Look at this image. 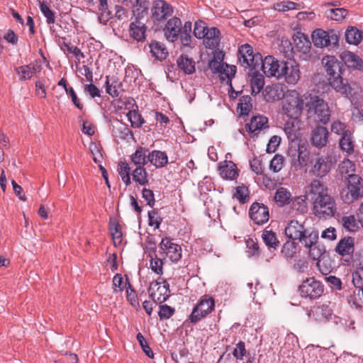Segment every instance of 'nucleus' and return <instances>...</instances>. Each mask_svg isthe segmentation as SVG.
Instances as JSON below:
<instances>
[{
    "label": "nucleus",
    "instance_id": "nucleus-23",
    "mask_svg": "<svg viewBox=\"0 0 363 363\" xmlns=\"http://www.w3.org/2000/svg\"><path fill=\"white\" fill-rule=\"evenodd\" d=\"M41 70V66L38 63H30L15 68V72L19 75L21 82L30 79L35 74Z\"/></svg>",
    "mask_w": 363,
    "mask_h": 363
},
{
    "label": "nucleus",
    "instance_id": "nucleus-29",
    "mask_svg": "<svg viewBox=\"0 0 363 363\" xmlns=\"http://www.w3.org/2000/svg\"><path fill=\"white\" fill-rule=\"evenodd\" d=\"M354 239L352 237H345L340 240L335 247V252L341 256L351 255L354 250Z\"/></svg>",
    "mask_w": 363,
    "mask_h": 363
},
{
    "label": "nucleus",
    "instance_id": "nucleus-59",
    "mask_svg": "<svg viewBox=\"0 0 363 363\" xmlns=\"http://www.w3.org/2000/svg\"><path fill=\"white\" fill-rule=\"evenodd\" d=\"M209 28L206 26L204 21H199L194 24V34L196 38L201 39L205 36L206 31Z\"/></svg>",
    "mask_w": 363,
    "mask_h": 363
},
{
    "label": "nucleus",
    "instance_id": "nucleus-8",
    "mask_svg": "<svg viewBox=\"0 0 363 363\" xmlns=\"http://www.w3.org/2000/svg\"><path fill=\"white\" fill-rule=\"evenodd\" d=\"M312 41L317 48H335L338 46L339 34L334 30H324L317 28L313 31Z\"/></svg>",
    "mask_w": 363,
    "mask_h": 363
},
{
    "label": "nucleus",
    "instance_id": "nucleus-61",
    "mask_svg": "<svg viewBox=\"0 0 363 363\" xmlns=\"http://www.w3.org/2000/svg\"><path fill=\"white\" fill-rule=\"evenodd\" d=\"M352 283L355 287L354 290L363 288V267L357 268L352 273Z\"/></svg>",
    "mask_w": 363,
    "mask_h": 363
},
{
    "label": "nucleus",
    "instance_id": "nucleus-43",
    "mask_svg": "<svg viewBox=\"0 0 363 363\" xmlns=\"http://www.w3.org/2000/svg\"><path fill=\"white\" fill-rule=\"evenodd\" d=\"M126 298L129 303L135 309L140 308V303L135 290L129 281L128 276H126Z\"/></svg>",
    "mask_w": 363,
    "mask_h": 363
},
{
    "label": "nucleus",
    "instance_id": "nucleus-7",
    "mask_svg": "<svg viewBox=\"0 0 363 363\" xmlns=\"http://www.w3.org/2000/svg\"><path fill=\"white\" fill-rule=\"evenodd\" d=\"M238 61L245 68H251V70L259 67L262 62V55L255 52L253 48L249 44H244L238 48Z\"/></svg>",
    "mask_w": 363,
    "mask_h": 363
},
{
    "label": "nucleus",
    "instance_id": "nucleus-35",
    "mask_svg": "<svg viewBox=\"0 0 363 363\" xmlns=\"http://www.w3.org/2000/svg\"><path fill=\"white\" fill-rule=\"evenodd\" d=\"M339 146L342 151L347 155H352L354 151V144L350 131L345 132L339 141Z\"/></svg>",
    "mask_w": 363,
    "mask_h": 363
},
{
    "label": "nucleus",
    "instance_id": "nucleus-28",
    "mask_svg": "<svg viewBox=\"0 0 363 363\" xmlns=\"http://www.w3.org/2000/svg\"><path fill=\"white\" fill-rule=\"evenodd\" d=\"M177 65L181 71L185 74H192L196 72L195 61L186 55H181L177 59Z\"/></svg>",
    "mask_w": 363,
    "mask_h": 363
},
{
    "label": "nucleus",
    "instance_id": "nucleus-20",
    "mask_svg": "<svg viewBox=\"0 0 363 363\" xmlns=\"http://www.w3.org/2000/svg\"><path fill=\"white\" fill-rule=\"evenodd\" d=\"M182 21L177 17L170 18L164 28V35L167 40L174 43L178 39L179 33L182 32Z\"/></svg>",
    "mask_w": 363,
    "mask_h": 363
},
{
    "label": "nucleus",
    "instance_id": "nucleus-42",
    "mask_svg": "<svg viewBox=\"0 0 363 363\" xmlns=\"http://www.w3.org/2000/svg\"><path fill=\"white\" fill-rule=\"evenodd\" d=\"M339 172L342 177H349V175H357L356 172V165L354 162L349 159H345L339 164Z\"/></svg>",
    "mask_w": 363,
    "mask_h": 363
},
{
    "label": "nucleus",
    "instance_id": "nucleus-21",
    "mask_svg": "<svg viewBox=\"0 0 363 363\" xmlns=\"http://www.w3.org/2000/svg\"><path fill=\"white\" fill-rule=\"evenodd\" d=\"M306 227L304 223H301L297 220H290L284 229L285 235L291 240H298L301 239L303 235Z\"/></svg>",
    "mask_w": 363,
    "mask_h": 363
},
{
    "label": "nucleus",
    "instance_id": "nucleus-17",
    "mask_svg": "<svg viewBox=\"0 0 363 363\" xmlns=\"http://www.w3.org/2000/svg\"><path fill=\"white\" fill-rule=\"evenodd\" d=\"M262 70L267 77H275L277 79H280V69L282 67V61L277 60L272 55H268L262 58L260 62Z\"/></svg>",
    "mask_w": 363,
    "mask_h": 363
},
{
    "label": "nucleus",
    "instance_id": "nucleus-56",
    "mask_svg": "<svg viewBox=\"0 0 363 363\" xmlns=\"http://www.w3.org/2000/svg\"><path fill=\"white\" fill-rule=\"evenodd\" d=\"M99 11L101 15L99 17V21L101 22L104 20V22L108 21L112 17L111 12L108 8V0H99Z\"/></svg>",
    "mask_w": 363,
    "mask_h": 363
},
{
    "label": "nucleus",
    "instance_id": "nucleus-52",
    "mask_svg": "<svg viewBox=\"0 0 363 363\" xmlns=\"http://www.w3.org/2000/svg\"><path fill=\"white\" fill-rule=\"evenodd\" d=\"M251 101L252 99L248 95H245L240 98L238 108L240 109V114L247 115L249 113L252 107Z\"/></svg>",
    "mask_w": 363,
    "mask_h": 363
},
{
    "label": "nucleus",
    "instance_id": "nucleus-38",
    "mask_svg": "<svg viewBox=\"0 0 363 363\" xmlns=\"http://www.w3.org/2000/svg\"><path fill=\"white\" fill-rule=\"evenodd\" d=\"M236 72V67L234 65H228L225 64L221 69V72H218L220 74V80L223 84L231 86V82L233 77L235 76Z\"/></svg>",
    "mask_w": 363,
    "mask_h": 363
},
{
    "label": "nucleus",
    "instance_id": "nucleus-16",
    "mask_svg": "<svg viewBox=\"0 0 363 363\" xmlns=\"http://www.w3.org/2000/svg\"><path fill=\"white\" fill-rule=\"evenodd\" d=\"M249 216L255 224L264 225L269 218V208L262 203L254 202L250 208Z\"/></svg>",
    "mask_w": 363,
    "mask_h": 363
},
{
    "label": "nucleus",
    "instance_id": "nucleus-41",
    "mask_svg": "<svg viewBox=\"0 0 363 363\" xmlns=\"http://www.w3.org/2000/svg\"><path fill=\"white\" fill-rule=\"evenodd\" d=\"M147 152V150L144 147L137 148L135 153L131 155V162L137 167H140V165L144 167L149 162L147 155H146Z\"/></svg>",
    "mask_w": 363,
    "mask_h": 363
},
{
    "label": "nucleus",
    "instance_id": "nucleus-15",
    "mask_svg": "<svg viewBox=\"0 0 363 363\" xmlns=\"http://www.w3.org/2000/svg\"><path fill=\"white\" fill-rule=\"evenodd\" d=\"M172 6L164 0H155L151 7V17L155 21L161 22L172 16Z\"/></svg>",
    "mask_w": 363,
    "mask_h": 363
},
{
    "label": "nucleus",
    "instance_id": "nucleus-26",
    "mask_svg": "<svg viewBox=\"0 0 363 363\" xmlns=\"http://www.w3.org/2000/svg\"><path fill=\"white\" fill-rule=\"evenodd\" d=\"M286 92L281 85L273 84L267 86L264 91V98L267 102H274L283 99Z\"/></svg>",
    "mask_w": 363,
    "mask_h": 363
},
{
    "label": "nucleus",
    "instance_id": "nucleus-22",
    "mask_svg": "<svg viewBox=\"0 0 363 363\" xmlns=\"http://www.w3.org/2000/svg\"><path fill=\"white\" fill-rule=\"evenodd\" d=\"M329 133L328 129L323 126H318L311 132V144L318 148L325 147L328 141Z\"/></svg>",
    "mask_w": 363,
    "mask_h": 363
},
{
    "label": "nucleus",
    "instance_id": "nucleus-45",
    "mask_svg": "<svg viewBox=\"0 0 363 363\" xmlns=\"http://www.w3.org/2000/svg\"><path fill=\"white\" fill-rule=\"evenodd\" d=\"M133 179L141 186L148 184L147 172L146 169L141 166L136 167L132 173Z\"/></svg>",
    "mask_w": 363,
    "mask_h": 363
},
{
    "label": "nucleus",
    "instance_id": "nucleus-11",
    "mask_svg": "<svg viewBox=\"0 0 363 363\" xmlns=\"http://www.w3.org/2000/svg\"><path fill=\"white\" fill-rule=\"evenodd\" d=\"M299 291L303 298L315 299L323 293V286L314 278H308L301 284Z\"/></svg>",
    "mask_w": 363,
    "mask_h": 363
},
{
    "label": "nucleus",
    "instance_id": "nucleus-27",
    "mask_svg": "<svg viewBox=\"0 0 363 363\" xmlns=\"http://www.w3.org/2000/svg\"><path fill=\"white\" fill-rule=\"evenodd\" d=\"M220 30L217 28H210L203 38L205 47L208 49L216 48L220 43Z\"/></svg>",
    "mask_w": 363,
    "mask_h": 363
},
{
    "label": "nucleus",
    "instance_id": "nucleus-49",
    "mask_svg": "<svg viewBox=\"0 0 363 363\" xmlns=\"http://www.w3.org/2000/svg\"><path fill=\"white\" fill-rule=\"evenodd\" d=\"M40 11L43 13L46 18L48 24L51 25L55 23V13L52 11L49 6L44 2V1L38 0Z\"/></svg>",
    "mask_w": 363,
    "mask_h": 363
},
{
    "label": "nucleus",
    "instance_id": "nucleus-34",
    "mask_svg": "<svg viewBox=\"0 0 363 363\" xmlns=\"http://www.w3.org/2000/svg\"><path fill=\"white\" fill-rule=\"evenodd\" d=\"M225 164H223L222 162L219 163L220 174L222 177L228 179H235L238 176V169L235 163L233 162H224Z\"/></svg>",
    "mask_w": 363,
    "mask_h": 363
},
{
    "label": "nucleus",
    "instance_id": "nucleus-1",
    "mask_svg": "<svg viewBox=\"0 0 363 363\" xmlns=\"http://www.w3.org/2000/svg\"><path fill=\"white\" fill-rule=\"evenodd\" d=\"M313 200V211L319 219H328L337 213L335 199L329 194V189L320 180H313L308 186Z\"/></svg>",
    "mask_w": 363,
    "mask_h": 363
},
{
    "label": "nucleus",
    "instance_id": "nucleus-3",
    "mask_svg": "<svg viewBox=\"0 0 363 363\" xmlns=\"http://www.w3.org/2000/svg\"><path fill=\"white\" fill-rule=\"evenodd\" d=\"M344 187L340 198L345 203L351 204L363 198V178L359 175H349L343 179Z\"/></svg>",
    "mask_w": 363,
    "mask_h": 363
},
{
    "label": "nucleus",
    "instance_id": "nucleus-55",
    "mask_svg": "<svg viewBox=\"0 0 363 363\" xmlns=\"http://www.w3.org/2000/svg\"><path fill=\"white\" fill-rule=\"evenodd\" d=\"M109 229L114 245L120 244L122 241V232L120 225L116 222L111 223Z\"/></svg>",
    "mask_w": 363,
    "mask_h": 363
},
{
    "label": "nucleus",
    "instance_id": "nucleus-12",
    "mask_svg": "<svg viewBox=\"0 0 363 363\" xmlns=\"http://www.w3.org/2000/svg\"><path fill=\"white\" fill-rule=\"evenodd\" d=\"M335 163V159L328 154L318 156L314 160L312 172L315 177L322 178L331 171Z\"/></svg>",
    "mask_w": 363,
    "mask_h": 363
},
{
    "label": "nucleus",
    "instance_id": "nucleus-47",
    "mask_svg": "<svg viewBox=\"0 0 363 363\" xmlns=\"http://www.w3.org/2000/svg\"><path fill=\"white\" fill-rule=\"evenodd\" d=\"M62 43L61 44V49L64 52L67 50L68 53L73 54L79 62L82 58H84V53L79 48L72 45L70 43H67L65 38H62Z\"/></svg>",
    "mask_w": 363,
    "mask_h": 363
},
{
    "label": "nucleus",
    "instance_id": "nucleus-63",
    "mask_svg": "<svg viewBox=\"0 0 363 363\" xmlns=\"http://www.w3.org/2000/svg\"><path fill=\"white\" fill-rule=\"evenodd\" d=\"M136 338L145 354L150 358H153L154 353L147 345V342L145 340L144 336L140 333H139L137 334Z\"/></svg>",
    "mask_w": 363,
    "mask_h": 363
},
{
    "label": "nucleus",
    "instance_id": "nucleus-58",
    "mask_svg": "<svg viewBox=\"0 0 363 363\" xmlns=\"http://www.w3.org/2000/svg\"><path fill=\"white\" fill-rule=\"evenodd\" d=\"M163 265L164 262L161 258L157 257L156 255L155 257H152L150 261V267L155 274L157 275H162L163 274Z\"/></svg>",
    "mask_w": 363,
    "mask_h": 363
},
{
    "label": "nucleus",
    "instance_id": "nucleus-39",
    "mask_svg": "<svg viewBox=\"0 0 363 363\" xmlns=\"http://www.w3.org/2000/svg\"><path fill=\"white\" fill-rule=\"evenodd\" d=\"M262 238L269 249L276 250L279 245L276 233L271 230L264 229L262 231Z\"/></svg>",
    "mask_w": 363,
    "mask_h": 363
},
{
    "label": "nucleus",
    "instance_id": "nucleus-6",
    "mask_svg": "<svg viewBox=\"0 0 363 363\" xmlns=\"http://www.w3.org/2000/svg\"><path fill=\"white\" fill-rule=\"evenodd\" d=\"M215 308V300L210 295H203L194 307L189 320L196 324L209 315Z\"/></svg>",
    "mask_w": 363,
    "mask_h": 363
},
{
    "label": "nucleus",
    "instance_id": "nucleus-18",
    "mask_svg": "<svg viewBox=\"0 0 363 363\" xmlns=\"http://www.w3.org/2000/svg\"><path fill=\"white\" fill-rule=\"evenodd\" d=\"M268 128V118L260 115L252 117L250 122L245 125L246 131L252 137L257 136L262 130H264Z\"/></svg>",
    "mask_w": 363,
    "mask_h": 363
},
{
    "label": "nucleus",
    "instance_id": "nucleus-14",
    "mask_svg": "<svg viewBox=\"0 0 363 363\" xmlns=\"http://www.w3.org/2000/svg\"><path fill=\"white\" fill-rule=\"evenodd\" d=\"M280 70V79L284 78L289 84L294 85L300 79L299 65L295 61H282V67Z\"/></svg>",
    "mask_w": 363,
    "mask_h": 363
},
{
    "label": "nucleus",
    "instance_id": "nucleus-62",
    "mask_svg": "<svg viewBox=\"0 0 363 363\" xmlns=\"http://www.w3.org/2000/svg\"><path fill=\"white\" fill-rule=\"evenodd\" d=\"M298 9H299V4H298L295 2H293V1H281V2L277 3L275 5L276 10H277L279 11H283V12L290 11V10Z\"/></svg>",
    "mask_w": 363,
    "mask_h": 363
},
{
    "label": "nucleus",
    "instance_id": "nucleus-31",
    "mask_svg": "<svg viewBox=\"0 0 363 363\" xmlns=\"http://www.w3.org/2000/svg\"><path fill=\"white\" fill-rule=\"evenodd\" d=\"M288 120L284 124V132L291 140L296 138L297 132L299 129L300 116H286Z\"/></svg>",
    "mask_w": 363,
    "mask_h": 363
},
{
    "label": "nucleus",
    "instance_id": "nucleus-9",
    "mask_svg": "<svg viewBox=\"0 0 363 363\" xmlns=\"http://www.w3.org/2000/svg\"><path fill=\"white\" fill-rule=\"evenodd\" d=\"M169 292V284L160 277L157 280L151 282L148 289L150 297L154 302L160 304L167 300Z\"/></svg>",
    "mask_w": 363,
    "mask_h": 363
},
{
    "label": "nucleus",
    "instance_id": "nucleus-37",
    "mask_svg": "<svg viewBox=\"0 0 363 363\" xmlns=\"http://www.w3.org/2000/svg\"><path fill=\"white\" fill-rule=\"evenodd\" d=\"M152 55L159 60H162L168 56V52L165 45L158 41H152L149 45Z\"/></svg>",
    "mask_w": 363,
    "mask_h": 363
},
{
    "label": "nucleus",
    "instance_id": "nucleus-54",
    "mask_svg": "<svg viewBox=\"0 0 363 363\" xmlns=\"http://www.w3.org/2000/svg\"><path fill=\"white\" fill-rule=\"evenodd\" d=\"M328 12V16L336 21H342L348 14V11L344 8L331 9Z\"/></svg>",
    "mask_w": 363,
    "mask_h": 363
},
{
    "label": "nucleus",
    "instance_id": "nucleus-64",
    "mask_svg": "<svg viewBox=\"0 0 363 363\" xmlns=\"http://www.w3.org/2000/svg\"><path fill=\"white\" fill-rule=\"evenodd\" d=\"M246 353L245 343L242 340L239 341L233 351V355L237 359L242 360Z\"/></svg>",
    "mask_w": 363,
    "mask_h": 363
},
{
    "label": "nucleus",
    "instance_id": "nucleus-33",
    "mask_svg": "<svg viewBox=\"0 0 363 363\" xmlns=\"http://www.w3.org/2000/svg\"><path fill=\"white\" fill-rule=\"evenodd\" d=\"M294 44L298 51L304 54L309 52L311 43L308 37L303 33L297 32L293 37Z\"/></svg>",
    "mask_w": 363,
    "mask_h": 363
},
{
    "label": "nucleus",
    "instance_id": "nucleus-60",
    "mask_svg": "<svg viewBox=\"0 0 363 363\" xmlns=\"http://www.w3.org/2000/svg\"><path fill=\"white\" fill-rule=\"evenodd\" d=\"M297 152V166L300 168L306 166L309 159V152L303 149V147H298Z\"/></svg>",
    "mask_w": 363,
    "mask_h": 363
},
{
    "label": "nucleus",
    "instance_id": "nucleus-32",
    "mask_svg": "<svg viewBox=\"0 0 363 363\" xmlns=\"http://www.w3.org/2000/svg\"><path fill=\"white\" fill-rule=\"evenodd\" d=\"M147 160L156 168H162L167 164L168 157L164 152L152 150L147 155Z\"/></svg>",
    "mask_w": 363,
    "mask_h": 363
},
{
    "label": "nucleus",
    "instance_id": "nucleus-57",
    "mask_svg": "<svg viewBox=\"0 0 363 363\" xmlns=\"http://www.w3.org/2000/svg\"><path fill=\"white\" fill-rule=\"evenodd\" d=\"M159 308L158 315L160 320H167L175 313V308L167 304L160 305Z\"/></svg>",
    "mask_w": 363,
    "mask_h": 363
},
{
    "label": "nucleus",
    "instance_id": "nucleus-5",
    "mask_svg": "<svg viewBox=\"0 0 363 363\" xmlns=\"http://www.w3.org/2000/svg\"><path fill=\"white\" fill-rule=\"evenodd\" d=\"M318 238L319 233L316 230L306 228L301 239H298V241L309 250L310 256L314 260L318 259L325 252V247L318 245Z\"/></svg>",
    "mask_w": 363,
    "mask_h": 363
},
{
    "label": "nucleus",
    "instance_id": "nucleus-40",
    "mask_svg": "<svg viewBox=\"0 0 363 363\" xmlns=\"http://www.w3.org/2000/svg\"><path fill=\"white\" fill-rule=\"evenodd\" d=\"M253 70L250 80L252 94H257L263 89L264 79L263 75L257 72V69Z\"/></svg>",
    "mask_w": 363,
    "mask_h": 363
},
{
    "label": "nucleus",
    "instance_id": "nucleus-53",
    "mask_svg": "<svg viewBox=\"0 0 363 363\" xmlns=\"http://www.w3.org/2000/svg\"><path fill=\"white\" fill-rule=\"evenodd\" d=\"M113 292L116 294H121L124 289L126 290V281H123V278L121 274H116L113 277Z\"/></svg>",
    "mask_w": 363,
    "mask_h": 363
},
{
    "label": "nucleus",
    "instance_id": "nucleus-4",
    "mask_svg": "<svg viewBox=\"0 0 363 363\" xmlns=\"http://www.w3.org/2000/svg\"><path fill=\"white\" fill-rule=\"evenodd\" d=\"M305 99L295 90H287L281 101V113L285 116H301L304 107Z\"/></svg>",
    "mask_w": 363,
    "mask_h": 363
},
{
    "label": "nucleus",
    "instance_id": "nucleus-51",
    "mask_svg": "<svg viewBox=\"0 0 363 363\" xmlns=\"http://www.w3.org/2000/svg\"><path fill=\"white\" fill-rule=\"evenodd\" d=\"M126 116L128 121L130 122L131 126L133 128H140L145 123L142 116L135 110L129 111L127 113Z\"/></svg>",
    "mask_w": 363,
    "mask_h": 363
},
{
    "label": "nucleus",
    "instance_id": "nucleus-36",
    "mask_svg": "<svg viewBox=\"0 0 363 363\" xmlns=\"http://www.w3.org/2000/svg\"><path fill=\"white\" fill-rule=\"evenodd\" d=\"M274 199L278 206L283 207L289 204L291 194L286 188L279 187L276 190Z\"/></svg>",
    "mask_w": 363,
    "mask_h": 363
},
{
    "label": "nucleus",
    "instance_id": "nucleus-24",
    "mask_svg": "<svg viewBox=\"0 0 363 363\" xmlns=\"http://www.w3.org/2000/svg\"><path fill=\"white\" fill-rule=\"evenodd\" d=\"M146 30L145 23L138 18H135V21L130 24L129 34L135 40L142 42L145 39Z\"/></svg>",
    "mask_w": 363,
    "mask_h": 363
},
{
    "label": "nucleus",
    "instance_id": "nucleus-2",
    "mask_svg": "<svg viewBox=\"0 0 363 363\" xmlns=\"http://www.w3.org/2000/svg\"><path fill=\"white\" fill-rule=\"evenodd\" d=\"M307 116L315 122L327 124L330 118V110L328 103L316 94H303Z\"/></svg>",
    "mask_w": 363,
    "mask_h": 363
},
{
    "label": "nucleus",
    "instance_id": "nucleus-30",
    "mask_svg": "<svg viewBox=\"0 0 363 363\" xmlns=\"http://www.w3.org/2000/svg\"><path fill=\"white\" fill-rule=\"evenodd\" d=\"M333 315L332 310L325 304L314 307L308 313L310 317L313 315L316 320L320 322L329 320L332 318Z\"/></svg>",
    "mask_w": 363,
    "mask_h": 363
},
{
    "label": "nucleus",
    "instance_id": "nucleus-13",
    "mask_svg": "<svg viewBox=\"0 0 363 363\" xmlns=\"http://www.w3.org/2000/svg\"><path fill=\"white\" fill-rule=\"evenodd\" d=\"M162 253L172 262H178L182 258V247L173 242V239L165 237L159 244Z\"/></svg>",
    "mask_w": 363,
    "mask_h": 363
},
{
    "label": "nucleus",
    "instance_id": "nucleus-48",
    "mask_svg": "<svg viewBox=\"0 0 363 363\" xmlns=\"http://www.w3.org/2000/svg\"><path fill=\"white\" fill-rule=\"evenodd\" d=\"M343 228L349 232H354L358 228V221L354 215L345 216L341 219Z\"/></svg>",
    "mask_w": 363,
    "mask_h": 363
},
{
    "label": "nucleus",
    "instance_id": "nucleus-19",
    "mask_svg": "<svg viewBox=\"0 0 363 363\" xmlns=\"http://www.w3.org/2000/svg\"><path fill=\"white\" fill-rule=\"evenodd\" d=\"M326 72L329 77H335L340 74H343L345 69L341 62H340L335 56L327 55L322 60Z\"/></svg>",
    "mask_w": 363,
    "mask_h": 363
},
{
    "label": "nucleus",
    "instance_id": "nucleus-44",
    "mask_svg": "<svg viewBox=\"0 0 363 363\" xmlns=\"http://www.w3.org/2000/svg\"><path fill=\"white\" fill-rule=\"evenodd\" d=\"M346 42L352 45H358L362 40V32L355 27H349L345 31Z\"/></svg>",
    "mask_w": 363,
    "mask_h": 363
},
{
    "label": "nucleus",
    "instance_id": "nucleus-50",
    "mask_svg": "<svg viewBox=\"0 0 363 363\" xmlns=\"http://www.w3.org/2000/svg\"><path fill=\"white\" fill-rule=\"evenodd\" d=\"M284 162V157L281 155L276 154L270 161L269 169L274 173H277L282 169Z\"/></svg>",
    "mask_w": 363,
    "mask_h": 363
},
{
    "label": "nucleus",
    "instance_id": "nucleus-25",
    "mask_svg": "<svg viewBox=\"0 0 363 363\" xmlns=\"http://www.w3.org/2000/svg\"><path fill=\"white\" fill-rule=\"evenodd\" d=\"M340 57L348 68L363 70V60L354 52L345 51L341 54Z\"/></svg>",
    "mask_w": 363,
    "mask_h": 363
},
{
    "label": "nucleus",
    "instance_id": "nucleus-10",
    "mask_svg": "<svg viewBox=\"0 0 363 363\" xmlns=\"http://www.w3.org/2000/svg\"><path fill=\"white\" fill-rule=\"evenodd\" d=\"M342 75L340 74L335 77H329V84L337 92L348 99H351L355 94L357 85L355 83H349L348 80L344 79Z\"/></svg>",
    "mask_w": 363,
    "mask_h": 363
},
{
    "label": "nucleus",
    "instance_id": "nucleus-46",
    "mask_svg": "<svg viewBox=\"0 0 363 363\" xmlns=\"http://www.w3.org/2000/svg\"><path fill=\"white\" fill-rule=\"evenodd\" d=\"M289 204L291 208L301 213H304L307 211V205L305 196H295L291 198Z\"/></svg>",
    "mask_w": 363,
    "mask_h": 363
}]
</instances>
